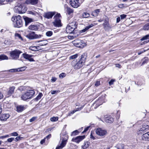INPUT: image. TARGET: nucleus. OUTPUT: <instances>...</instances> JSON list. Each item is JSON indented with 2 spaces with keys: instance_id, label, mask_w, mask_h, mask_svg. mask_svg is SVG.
I'll return each instance as SVG.
<instances>
[{
  "instance_id": "obj_22",
  "label": "nucleus",
  "mask_w": 149,
  "mask_h": 149,
  "mask_svg": "<svg viewBox=\"0 0 149 149\" xmlns=\"http://www.w3.org/2000/svg\"><path fill=\"white\" fill-rule=\"evenodd\" d=\"M142 139L144 141H149V132L143 133L141 136Z\"/></svg>"
},
{
  "instance_id": "obj_30",
  "label": "nucleus",
  "mask_w": 149,
  "mask_h": 149,
  "mask_svg": "<svg viewBox=\"0 0 149 149\" xmlns=\"http://www.w3.org/2000/svg\"><path fill=\"white\" fill-rule=\"evenodd\" d=\"M29 29L32 30H35L37 29V26L35 25H31L28 27Z\"/></svg>"
},
{
  "instance_id": "obj_5",
  "label": "nucleus",
  "mask_w": 149,
  "mask_h": 149,
  "mask_svg": "<svg viewBox=\"0 0 149 149\" xmlns=\"http://www.w3.org/2000/svg\"><path fill=\"white\" fill-rule=\"evenodd\" d=\"M61 15L59 13H57L54 17V21L52 23L54 26L56 27L61 26V22L60 19Z\"/></svg>"
},
{
  "instance_id": "obj_61",
  "label": "nucleus",
  "mask_w": 149,
  "mask_h": 149,
  "mask_svg": "<svg viewBox=\"0 0 149 149\" xmlns=\"http://www.w3.org/2000/svg\"><path fill=\"white\" fill-rule=\"evenodd\" d=\"M90 138L91 139H92L93 140H94L95 139V137L93 136L92 132H91V134Z\"/></svg>"
},
{
  "instance_id": "obj_13",
  "label": "nucleus",
  "mask_w": 149,
  "mask_h": 149,
  "mask_svg": "<svg viewBox=\"0 0 149 149\" xmlns=\"http://www.w3.org/2000/svg\"><path fill=\"white\" fill-rule=\"evenodd\" d=\"M56 13L55 12H49L45 13L44 14V17L47 19H50L56 14Z\"/></svg>"
},
{
  "instance_id": "obj_34",
  "label": "nucleus",
  "mask_w": 149,
  "mask_h": 149,
  "mask_svg": "<svg viewBox=\"0 0 149 149\" xmlns=\"http://www.w3.org/2000/svg\"><path fill=\"white\" fill-rule=\"evenodd\" d=\"M66 9H67L66 11H67V13L68 15H70L73 13V10L71 8H70L68 7H66Z\"/></svg>"
},
{
  "instance_id": "obj_53",
  "label": "nucleus",
  "mask_w": 149,
  "mask_h": 149,
  "mask_svg": "<svg viewBox=\"0 0 149 149\" xmlns=\"http://www.w3.org/2000/svg\"><path fill=\"white\" fill-rule=\"evenodd\" d=\"M115 81V80L114 79H111L110 80V81H109V84L110 85H112L113 84V82Z\"/></svg>"
},
{
  "instance_id": "obj_51",
  "label": "nucleus",
  "mask_w": 149,
  "mask_h": 149,
  "mask_svg": "<svg viewBox=\"0 0 149 149\" xmlns=\"http://www.w3.org/2000/svg\"><path fill=\"white\" fill-rule=\"evenodd\" d=\"M37 118L36 117H33L29 120V121L30 122H32L34 121Z\"/></svg>"
},
{
  "instance_id": "obj_19",
  "label": "nucleus",
  "mask_w": 149,
  "mask_h": 149,
  "mask_svg": "<svg viewBox=\"0 0 149 149\" xmlns=\"http://www.w3.org/2000/svg\"><path fill=\"white\" fill-rule=\"evenodd\" d=\"M149 126L147 125H143L142 126V127L140 128V129L139 131V133L142 134L143 133H145L144 131L148 129Z\"/></svg>"
},
{
  "instance_id": "obj_28",
  "label": "nucleus",
  "mask_w": 149,
  "mask_h": 149,
  "mask_svg": "<svg viewBox=\"0 0 149 149\" xmlns=\"http://www.w3.org/2000/svg\"><path fill=\"white\" fill-rule=\"evenodd\" d=\"M29 49L33 51H36L40 49L39 46H31L29 47Z\"/></svg>"
},
{
  "instance_id": "obj_6",
  "label": "nucleus",
  "mask_w": 149,
  "mask_h": 149,
  "mask_svg": "<svg viewBox=\"0 0 149 149\" xmlns=\"http://www.w3.org/2000/svg\"><path fill=\"white\" fill-rule=\"evenodd\" d=\"M72 42L75 46L79 48H83L86 45L84 41L79 39L75 40Z\"/></svg>"
},
{
  "instance_id": "obj_64",
  "label": "nucleus",
  "mask_w": 149,
  "mask_h": 149,
  "mask_svg": "<svg viewBox=\"0 0 149 149\" xmlns=\"http://www.w3.org/2000/svg\"><path fill=\"white\" fill-rule=\"evenodd\" d=\"M3 97V95L2 93L0 92V100L2 99Z\"/></svg>"
},
{
  "instance_id": "obj_2",
  "label": "nucleus",
  "mask_w": 149,
  "mask_h": 149,
  "mask_svg": "<svg viewBox=\"0 0 149 149\" xmlns=\"http://www.w3.org/2000/svg\"><path fill=\"white\" fill-rule=\"evenodd\" d=\"M11 20L13 22V24L15 27L20 28L22 26V18L20 15L13 17Z\"/></svg>"
},
{
  "instance_id": "obj_16",
  "label": "nucleus",
  "mask_w": 149,
  "mask_h": 149,
  "mask_svg": "<svg viewBox=\"0 0 149 149\" xmlns=\"http://www.w3.org/2000/svg\"><path fill=\"white\" fill-rule=\"evenodd\" d=\"M105 121L107 123H111L114 121V118L110 116H105Z\"/></svg>"
},
{
  "instance_id": "obj_62",
  "label": "nucleus",
  "mask_w": 149,
  "mask_h": 149,
  "mask_svg": "<svg viewBox=\"0 0 149 149\" xmlns=\"http://www.w3.org/2000/svg\"><path fill=\"white\" fill-rule=\"evenodd\" d=\"M45 139L44 138V139H42L41 140V141L40 142V143L41 144H43L45 142Z\"/></svg>"
},
{
  "instance_id": "obj_49",
  "label": "nucleus",
  "mask_w": 149,
  "mask_h": 149,
  "mask_svg": "<svg viewBox=\"0 0 149 149\" xmlns=\"http://www.w3.org/2000/svg\"><path fill=\"white\" fill-rule=\"evenodd\" d=\"M90 127V126H88L85 128L84 131L82 132V133H84L86 132L88 130Z\"/></svg>"
},
{
  "instance_id": "obj_29",
  "label": "nucleus",
  "mask_w": 149,
  "mask_h": 149,
  "mask_svg": "<svg viewBox=\"0 0 149 149\" xmlns=\"http://www.w3.org/2000/svg\"><path fill=\"white\" fill-rule=\"evenodd\" d=\"M15 36L16 39H18L21 41L23 40L22 37L20 34L17 33H15Z\"/></svg>"
},
{
  "instance_id": "obj_48",
  "label": "nucleus",
  "mask_w": 149,
  "mask_h": 149,
  "mask_svg": "<svg viewBox=\"0 0 149 149\" xmlns=\"http://www.w3.org/2000/svg\"><path fill=\"white\" fill-rule=\"evenodd\" d=\"M125 4H119L118 6V7L120 8H125Z\"/></svg>"
},
{
  "instance_id": "obj_8",
  "label": "nucleus",
  "mask_w": 149,
  "mask_h": 149,
  "mask_svg": "<svg viewBox=\"0 0 149 149\" xmlns=\"http://www.w3.org/2000/svg\"><path fill=\"white\" fill-rule=\"evenodd\" d=\"M62 137L61 136V139H62ZM68 138V136L67 135H65L64 137H62V140L60 146H57L56 149H62L66 145L67 140Z\"/></svg>"
},
{
  "instance_id": "obj_10",
  "label": "nucleus",
  "mask_w": 149,
  "mask_h": 149,
  "mask_svg": "<svg viewBox=\"0 0 149 149\" xmlns=\"http://www.w3.org/2000/svg\"><path fill=\"white\" fill-rule=\"evenodd\" d=\"M95 130L96 134L101 136H104L107 133V131L105 130L100 128L96 129Z\"/></svg>"
},
{
  "instance_id": "obj_44",
  "label": "nucleus",
  "mask_w": 149,
  "mask_h": 149,
  "mask_svg": "<svg viewBox=\"0 0 149 149\" xmlns=\"http://www.w3.org/2000/svg\"><path fill=\"white\" fill-rule=\"evenodd\" d=\"M66 74L65 73H62L59 75V77L60 78L62 79L64 77H65Z\"/></svg>"
},
{
  "instance_id": "obj_38",
  "label": "nucleus",
  "mask_w": 149,
  "mask_h": 149,
  "mask_svg": "<svg viewBox=\"0 0 149 149\" xmlns=\"http://www.w3.org/2000/svg\"><path fill=\"white\" fill-rule=\"evenodd\" d=\"M148 39L149 40L148 41L149 42V34L146 35L144 36H143L141 39V40H147Z\"/></svg>"
},
{
  "instance_id": "obj_63",
  "label": "nucleus",
  "mask_w": 149,
  "mask_h": 149,
  "mask_svg": "<svg viewBox=\"0 0 149 149\" xmlns=\"http://www.w3.org/2000/svg\"><path fill=\"white\" fill-rule=\"evenodd\" d=\"M146 51L144 50H142L141 51H140L138 52V55H140L142 53L145 52Z\"/></svg>"
},
{
  "instance_id": "obj_1",
  "label": "nucleus",
  "mask_w": 149,
  "mask_h": 149,
  "mask_svg": "<svg viewBox=\"0 0 149 149\" xmlns=\"http://www.w3.org/2000/svg\"><path fill=\"white\" fill-rule=\"evenodd\" d=\"M87 57L86 53H84L79 57L78 61L74 60L72 61L71 64L74 68L75 69H79L84 64Z\"/></svg>"
},
{
  "instance_id": "obj_26",
  "label": "nucleus",
  "mask_w": 149,
  "mask_h": 149,
  "mask_svg": "<svg viewBox=\"0 0 149 149\" xmlns=\"http://www.w3.org/2000/svg\"><path fill=\"white\" fill-rule=\"evenodd\" d=\"M100 9L95 10L92 12V15L95 17L97 16L100 12Z\"/></svg>"
},
{
  "instance_id": "obj_37",
  "label": "nucleus",
  "mask_w": 149,
  "mask_h": 149,
  "mask_svg": "<svg viewBox=\"0 0 149 149\" xmlns=\"http://www.w3.org/2000/svg\"><path fill=\"white\" fill-rule=\"evenodd\" d=\"M143 29L144 30H149V23L146 24L143 27Z\"/></svg>"
},
{
  "instance_id": "obj_23",
  "label": "nucleus",
  "mask_w": 149,
  "mask_h": 149,
  "mask_svg": "<svg viewBox=\"0 0 149 149\" xmlns=\"http://www.w3.org/2000/svg\"><path fill=\"white\" fill-rule=\"evenodd\" d=\"M24 19L25 21V25L26 26H27L29 23L33 21L32 19L27 17L24 18Z\"/></svg>"
},
{
  "instance_id": "obj_57",
  "label": "nucleus",
  "mask_w": 149,
  "mask_h": 149,
  "mask_svg": "<svg viewBox=\"0 0 149 149\" xmlns=\"http://www.w3.org/2000/svg\"><path fill=\"white\" fill-rule=\"evenodd\" d=\"M51 137V134H49L45 138L46 139H47V140H48Z\"/></svg>"
},
{
  "instance_id": "obj_12",
  "label": "nucleus",
  "mask_w": 149,
  "mask_h": 149,
  "mask_svg": "<svg viewBox=\"0 0 149 149\" xmlns=\"http://www.w3.org/2000/svg\"><path fill=\"white\" fill-rule=\"evenodd\" d=\"M85 138V136H78L75 138H73L71 141L77 143H79L82 140Z\"/></svg>"
},
{
  "instance_id": "obj_24",
  "label": "nucleus",
  "mask_w": 149,
  "mask_h": 149,
  "mask_svg": "<svg viewBox=\"0 0 149 149\" xmlns=\"http://www.w3.org/2000/svg\"><path fill=\"white\" fill-rule=\"evenodd\" d=\"M38 42H40L38 45L40 46L45 45L47 44V41L46 40H40L37 41Z\"/></svg>"
},
{
  "instance_id": "obj_46",
  "label": "nucleus",
  "mask_w": 149,
  "mask_h": 149,
  "mask_svg": "<svg viewBox=\"0 0 149 149\" xmlns=\"http://www.w3.org/2000/svg\"><path fill=\"white\" fill-rule=\"evenodd\" d=\"M10 136H17L18 135V133L16 132H14L9 134Z\"/></svg>"
},
{
  "instance_id": "obj_52",
  "label": "nucleus",
  "mask_w": 149,
  "mask_h": 149,
  "mask_svg": "<svg viewBox=\"0 0 149 149\" xmlns=\"http://www.w3.org/2000/svg\"><path fill=\"white\" fill-rule=\"evenodd\" d=\"M84 107V105L83 106H81L80 107L76 108V111H79L81 110Z\"/></svg>"
},
{
  "instance_id": "obj_60",
  "label": "nucleus",
  "mask_w": 149,
  "mask_h": 149,
  "mask_svg": "<svg viewBox=\"0 0 149 149\" xmlns=\"http://www.w3.org/2000/svg\"><path fill=\"white\" fill-rule=\"evenodd\" d=\"M100 85V81H97L95 83V85L96 86H97Z\"/></svg>"
},
{
  "instance_id": "obj_41",
  "label": "nucleus",
  "mask_w": 149,
  "mask_h": 149,
  "mask_svg": "<svg viewBox=\"0 0 149 149\" xmlns=\"http://www.w3.org/2000/svg\"><path fill=\"white\" fill-rule=\"evenodd\" d=\"M53 34V32L51 31H49L47 32L46 33V35L48 37H50Z\"/></svg>"
},
{
  "instance_id": "obj_20",
  "label": "nucleus",
  "mask_w": 149,
  "mask_h": 149,
  "mask_svg": "<svg viewBox=\"0 0 149 149\" xmlns=\"http://www.w3.org/2000/svg\"><path fill=\"white\" fill-rule=\"evenodd\" d=\"M68 25L70 26L75 29L77 28V25L76 19H73L72 21H70V22L69 23Z\"/></svg>"
},
{
  "instance_id": "obj_17",
  "label": "nucleus",
  "mask_w": 149,
  "mask_h": 149,
  "mask_svg": "<svg viewBox=\"0 0 149 149\" xmlns=\"http://www.w3.org/2000/svg\"><path fill=\"white\" fill-rule=\"evenodd\" d=\"M38 0H26L25 3L27 4L35 5L38 3Z\"/></svg>"
},
{
  "instance_id": "obj_27",
  "label": "nucleus",
  "mask_w": 149,
  "mask_h": 149,
  "mask_svg": "<svg viewBox=\"0 0 149 149\" xmlns=\"http://www.w3.org/2000/svg\"><path fill=\"white\" fill-rule=\"evenodd\" d=\"M94 26V25L93 24L88 25V26H86L84 29L81 30V32L84 33L85 32L93 26Z\"/></svg>"
},
{
  "instance_id": "obj_7",
  "label": "nucleus",
  "mask_w": 149,
  "mask_h": 149,
  "mask_svg": "<svg viewBox=\"0 0 149 149\" xmlns=\"http://www.w3.org/2000/svg\"><path fill=\"white\" fill-rule=\"evenodd\" d=\"M22 53L19 50L15 49L10 52V55L12 59L16 60L19 58V54Z\"/></svg>"
},
{
  "instance_id": "obj_33",
  "label": "nucleus",
  "mask_w": 149,
  "mask_h": 149,
  "mask_svg": "<svg viewBox=\"0 0 149 149\" xmlns=\"http://www.w3.org/2000/svg\"><path fill=\"white\" fill-rule=\"evenodd\" d=\"M142 63L141 65L145 64L147 63L148 61V57H146L143 58L141 60Z\"/></svg>"
},
{
  "instance_id": "obj_15",
  "label": "nucleus",
  "mask_w": 149,
  "mask_h": 149,
  "mask_svg": "<svg viewBox=\"0 0 149 149\" xmlns=\"http://www.w3.org/2000/svg\"><path fill=\"white\" fill-rule=\"evenodd\" d=\"M15 88V87L14 86H12L10 87L7 93V97H8L11 95L12 94L14 93Z\"/></svg>"
},
{
  "instance_id": "obj_32",
  "label": "nucleus",
  "mask_w": 149,
  "mask_h": 149,
  "mask_svg": "<svg viewBox=\"0 0 149 149\" xmlns=\"http://www.w3.org/2000/svg\"><path fill=\"white\" fill-rule=\"evenodd\" d=\"M80 132L78 130H76L72 132L71 134V136H74L79 134Z\"/></svg>"
},
{
  "instance_id": "obj_42",
  "label": "nucleus",
  "mask_w": 149,
  "mask_h": 149,
  "mask_svg": "<svg viewBox=\"0 0 149 149\" xmlns=\"http://www.w3.org/2000/svg\"><path fill=\"white\" fill-rule=\"evenodd\" d=\"M58 117H53L50 118L51 121L52 122H55L57 121L58 120Z\"/></svg>"
},
{
  "instance_id": "obj_47",
  "label": "nucleus",
  "mask_w": 149,
  "mask_h": 149,
  "mask_svg": "<svg viewBox=\"0 0 149 149\" xmlns=\"http://www.w3.org/2000/svg\"><path fill=\"white\" fill-rule=\"evenodd\" d=\"M22 138H23V137L20 136H17L15 139V141H17L19 140H21Z\"/></svg>"
},
{
  "instance_id": "obj_39",
  "label": "nucleus",
  "mask_w": 149,
  "mask_h": 149,
  "mask_svg": "<svg viewBox=\"0 0 149 149\" xmlns=\"http://www.w3.org/2000/svg\"><path fill=\"white\" fill-rule=\"evenodd\" d=\"M78 56V54H76L74 55L71 56H70L69 58L70 59H74L77 58Z\"/></svg>"
},
{
  "instance_id": "obj_21",
  "label": "nucleus",
  "mask_w": 149,
  "mask_h": 149,
  "mask_svg": "<svg viewBox=\"0 0 149 149\" xmlns=\"http://www.w3.org/2000/svg\"><path fill=\"white\" fill-rule=\"evenodd\" d=\"M75 29L70 26L68 25L66 28V31L67 33H72L74 31Z\"/></svg>"
},
{
  "instance_id": "obj_4",
  "label": "nucleus",
  "mask_w": 149,
  "mask_h": 149,
  "mask_svg": "<svg viewBox=\"0 0 149 149\" xmlns=\"http://www.w3.org/2000/svg\"><path fill=\"white\" fill-rule=\"evenodd\" d=\"M35 92L34 90H30L27 91L26 93L23 94L21 96V99L22 100L25 101L27 99L31 98L35 94Z\"/></svg>"
},
{
  "instance_id": "obj_40",
  "label": "nucleus",
  "mask_w": 149,
  "mask_h": 149,
  "mask_svg": "<svg viewBox=\"0 0 149 149\" xmlns=\"http://www.w3.org/2000/svg\"><path fill=\"white\" fill-rule=\"evenodd\" d=\"M43 95L42 94V93H39V95L37 96L36 98L35 99V100L36 101H38V100L41 99L42 96Z\"/></svg>"
},
{
  "instance_id": "obj_3",
  "label": "nucleus",
  "mask_w": 149,
  "mask_h": 149,
  "mask_svg": "<svg viewBox=\"0 0 149 149\" xmlns=\"http://www.w3.org/2000/svg\"><path fill=\"white\" fill-rule=\"evenodd\" d=\"M27 8L21 3H17L15 7L16 12L19 13H24L26 11Z\"/></svg>"
},
{
  "instance_id": "obj_25",
  "label": "nucleus",
  "mask_w": 149,
  "mask_h": 149,
  "mask_svg": "<svg viewBox=\"0 0 149 149\" xmlns=\"http://www.w3.org/2000/svg\"><path fill=\"white\" fill-rule=\"evenodd\" d=\"M25 109L24 106L18 105L16 107V111L18 112H21Z\"/></svg>"
},
{
  "instance_id": "obj_11",
  "label": "nucleus",
  "mask_w": 149,
  "mask_h": 149,
  "mask_svg": "<svg viewBox=\"0 0 149 149\" xmlns=\"http://www.w3.org/2000/svg\"><path fill=\"white\" fill-rule=\"evenodd\" d=\"M70 4L73 8H77L80 6L79 0H70Z\"/></svg>"
},
{
  "instance_id": "obj_43",
  "label": "nucleus",
  "mask_w": 149,
  "mask_h": 149,
  "mask_svg": "<svg viewBox=\"0 0 149 149\" xmlns=\"http://www.w3.org/2000/svg\"><path fill=\"white\" fill-rule=\"evenodd\" d=\"M26 67H21L19 68H17V72L22 71L26 69Z\"/></svg>"
},
{
  "instance_id": "obj_59",
  "label": "nucleus",
  "mask_w": 149,
  "mask_h": 149,
  "mask_svg": "<svg viewBox=\"0 0 149 149\" xmlns=\"http://www.w3.org/2000/svg\"><path fill=\"white\" fill-rule=\"evenodd\" d=\"M76 111V110H74L71 111L70 113H69V115L70 116L71 114H72L74 113Z\"/></svg>"
},
{
  "instance_id": "obj_50",
  "label": "nucleus",
  "mask_w": 149,
  "mask_h": 149,
  "mask_svg": "<svg viewBox=\"0 0 149 149\" xmlns=\"http://www.w3.org/2000/svg\"><path fill=\"white\" fill-rule=\"evenodd\" d=\"M14 138H13V137L10 138L8 139L7 141L8 142L10 143V142H12L14 140Z\"/></svg>"
},
{
  "instance_id": "obj_31",
  "label": "nucleus",
  "mask_w": 149,
  "mask_h": 149,
  "mask_svg": "<svg viewBox=\"0 0 149 149\" xmlns=\"http://www.w3.org/2000/svg\"><path fill=\"white\" fill-rule=\"evenodd\" d=\"M116 147L117 149H124V145L123 144H118Z\"/></svg>"
},
{
  "instance_id": "obj_14",
  "label": "nucleus",
  "mask_w": 149,
  "mask_h": 149,
  "mask_svg": "<svg viewBox=\"0 0 149 149\" xmlns=\"http://www.w3.org/2000/svg\"><path fill=\"white\" fill-rule=\"evenodd\" d=\"M22 56L25 59L28 60L30 62L35 61L32 58L33 55H29L26 53H24L22 54Z\"/></svg>"
},
{
  "instance_id": "obj_36",
  "label": "nucleus",
  "mask_w": 149,
  "mask_h": 149,
  "mask_svg": "<svg viewBox=\"0 0 149 149\" xmlns=\"http://www.w3.org/2000/svg\"><path fill=\"white\" fill-rule=\"evenodd\" d=\"M90 14L86 12H84L82 14V17L84 18H88L90 16Z\"/></svg>"
},
{
  "instance_id": "obj_58",
  "label": "nucleus",
  "mask_w": 149,
  "mask_h": 149,
  "mask_svg": "<svg viewBox=\"0 0 149 149\" xmlns=\"http://www.w3.org/2000/svg\"><path fill=\"white\" fill-rule=\"evenodd\" d=\"M9 71L10 72H17V69H12L10 70H9Z\"/></svg>"
},
{
  "instance_id": "obj_55",
  "label": "nucleus",
  "mask_w": 149,
  "mask_h": 149,
  "mask_svg": "<svg viewBox=\"0 0 149 149\" xmlns=\"http://www.w3.org/2000/svg\"><path fill=\"white\" fill-rule=\"evenodd\" d=\"M126 16L127 15H125L123 14L120 15V17L121 19H123L125 18Z\"/></svg>"
},
{
  "instance_id": "obj_45",
  "label": "nucleus",
  "mask_w": 149,
  "mask_h": 149,
  "mask_svg": "<svg viewBox=\"0 0 149 149\" xmlns=\"http://www.w3.org/2000/svg\"><path fill=\"white\" fill-rule=\"evenodd\" d=\"M59 92H60V91L59 90H57V91L52 90L50 91V93L52 95L57 94V93H59Z\"/></svg>"
},
{
  "instance_id": "obj_56",
  "label": "nucleus",
  "mask_w": 149,
  "mask_h": 149,
  "mask_svg": "<svg viewBox=\"0 0 149 149\" xmlns=\"http://www.w3.org/2000/svg\"><path fill=\"white\" fill-rule=\"evenodd\" d=\"M57 79V78L55 77H52L51 79V82H55Z\"/></svg>"
},
{
  "instance_id": "obj_18",
  "label": "nucleus",
  "mask_w": 149,
  "mask_h": 149,
  "mask_svg": "<svg viewBox=\"0 0 149 149\" xmlns=\"http://www.w3.org/2000/svg\"><path fill=\"white\" fill-rule=\"evenodd\" d=\"M9 116L10 115L8 113L2 114L0 116V120L1 121H6Z\"/></svg>"
},
{
  "instance_id": "obj_9",
  "label": "nucleus",
  "mask_w": 149,
  "mask_h": 149,
  "mask_svg": "<svg viewBox=\"0 0 149 149\" xmlns=\"http://www.w3.org/2000/svg\"><path fill=\"white\" fill-rule=\"evenodd\" d=\"M42 36L41 35L36 34L34 32H31L28 35V37L30 39L40 38H41Z\"/></svg>"
},
{
  "instance_id": "obj_35",
  "label": "nucleus",
  "mask_w": 149,
  "mask_h": 149,
  "mask_svg": "<svg viewBox=\"0 0 149 149\" xmlns=\"http://www.w3.org/2000/svg\"><path fill=\"white\" fill-rule=\"evenodd\" d=\"M8 59V57L6 55L3 54L0 55V60H7Z\"/></svg>"
},
{
  "instance_id": "obj_54",
  "label": "nucleus",
  "mask_w": 149,
  "mask_h": 149,
  "mask_svg": "<svg viewBox=\"0 0 149 149\" xmlns=\"http://www.w3.org/2000/svg\"><path fill=\"white\" fill-rule=\"evenodd\" d=\"M6 4L5 0H0V4L3 5Z\"/></svg>"
}]
</instances>
